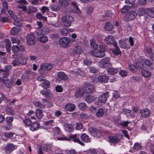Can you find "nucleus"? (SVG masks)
Returning <instances> with one entry per match:
<instances>
[{"mask_svg": "<svg viewBox=\"0 0 154 154\" xmlns=\"http://www.w3.org/2000/svg\"><path fill=\"white\" fill-rule=\"evenodd\" d=\"M143 62L145 64L149 67H151L152 65V62L148 59H146L144 60Z\"/></svg>", "mask_w": 154, "mask_h": 154, "instance_id": "39", "label": "nucleus"}, {"mask_svg": "<svg viewBox=\"0 0 154 154\" xmlns=\"http://www.w3.org/2000/svg\"><path fill=\"white\" fill-rule=\"evenodd\" d=\"M109 92H106L103 94L100 95L99 98V101L102 103H105L109 96Z\"/></svg>", "mask_w": 154, "mask_h": 154, "instance_id": "14", "label": "nucleus"}, {"mask_svg": "<svg viewBox=\"0 0 154 154\" xmlns=\"http://www.w3.org/2000/svg\"><path fill=\"white\" fill-rule=\"evenodd\" d=\"M128 73V72L125 70L122 69L119 72V75L122 77H126Z\"/></svg>", "mask_w": 154, "mask_h": 154, "instance_id": "50", "label": "nucleus"}, {"mask_svg": "<svg viewBox=\"0 0 154 154\" xmlns=\"http://www.w3.org/2000/svg\"><path fill=\"white\" fill-rule=\"evenodd\" d=\"M75 39L73 40L70 39L68 37H64L61 38L60 40V45L65 48H67L68 47L69 45V44L70 42H72L75 41Z\"/></svg>", "mask_w": 154, "mask_h": 154, "instance_id": "6", "label": "nucleus"}, {"mask_svg": "<svg viewBox=\"0 0 154 154\" xmlns=\"http://www.w3.org/2000/svg\"><path fill=\"white\" fill-rule=\"evenodd\" d=\"M80 138L82 141L85 143H88L90 141L89 136L85 133H82L80 135Z\"/></svg>", "mask_w": 154, "mask_h": 154, "instance_id": "22", "label": "nucleus"}, {"mask_svg": "<svg viewBox=\"0 0 154 154\" xmlns=\"http://www.w3.org/2000/svg\"><path fill=\"white\" fill-rule=\"evenodd\" d=\"M107 72L109 74L114 75L117 73L118 69L115 68H110L107 69Z\"/></svg>", "mask_w": 154, "mask_h": 154, "instance_id": "31", "label": "nucleus"}, {"mask_svg": "<svg viewBox=\"0 0 154 154\" xmlns=\"http://www.w3.org/2000/svg\"><path fill=\"white\" fill-rule=\"evenodd\" d=\"M138 14L140 16H143L145 13V10L142 8H139L138 11Z\"/></svg>", "mask_w": 154, "mask_h": 154, "instance_id": "64", "label": "nucleus"}, {"mask_svg": "<svg viewBox=\"0 0 154 154\" xmlns=\"http://www.w3.org/2000/svg\"><path fill=\"white\" fill-rule=\"evenodd\" d=\"M83 62L84 64L87 66H89L92 63V62L91 60L89 58H87L84 60Z\"/></svg>", "mask_w": 154, "mask_h": 154, "instance_id": "53", "label": "nucleus"}, {"mask_svg": "<svg viewBox=\"0 0 154 154\" xmlns=\"http://www.w3.org/2000/svg\"><path fill=\"white\" fill-rule=\"evenodd\" d=\"M142 146L139 143H135L133 146L134 149L135 150H140L142 149Z\"/></svg>", "mask_w": 154, "mask_h": 154, "instance_id": "52", "label": "nucleus"}, {"mask_svg": "<svg viewBox=\"0 0 154 154\" xmlns=\"http://www.w3.org/2000/svg\"><path fill=\"white\" fill-rule=\"evenodd\" d=\"M98 152V150L96 149H89L87 151H84V152L85 154H88L89 153H91L93 154H97Z\"/></svg>", "mask_w": 154, "mask_h": 154, "instance_id": "34", "label": "nucleus"}, {"mask_svg": "<svg viewBox=\"0 0 154 154\" xmlns=\"http://www.w3.org/2000/svg\"><path fill=\"white\" fill-rule=\"evenodd\" d=\"M6 113L9 115H13L14 114V112L12 108L10 107H7L6 109Z\"/></svg>", "mask_w": 154, "mask_h": 154, "instance_id": "37", "label": "nucleus"}, {"mask_svg": "<svg viewBox=\"0 0 154 154\" xmlns=\"http://www.w3.org/2000/svg\"><path fill=\"white\" fill-rule=\"evenodd\" d=\"M114 27V25L111 22H106L104 26L105 29L107 31H110Z\"/></svg>", "mask_w": 154, "mask_h": 154, "instance_id": "24", "label": "nucleus"}, {"mask_svg": "<svg viewBox=\"0 0 154 154\" xmlns=\"http://www.w3.org/2000/svg\"><path fill=\"white\" fill-rule=\"evenodd\" d=\"M60 128L57 127H55L52 130V134L54 137H56L58 140H65V137H62Z\"/></svg>", "mask_w": 154, "mask_h": 154, "instance_id": "2", "label": "nucleus"}, {"mask_svg": "<svg viewBox=\"0 0 154 154\" xmlns=\"http://www.w3.org/2000/svg\"><path fill=\"white\" fill-rule=\"evenodd\" d=\"M5 120L7 123H8L9 126H11V123L14 120V118L12 116L7 117Z\"/></svg>", "mask_w": 154, "mask_h": 154, "instance_id": "46", "label": "nucleus"}, {"mask_svg": "<svg viewBox=\"0 0 154 154\" xmlns=\"http://www.w3.org/2000/svg\"><path fill=\"white\" fill-rule=\"evenodd\" d=\"M3 134L4 136L6 138L12 137L13 136V133L11 132H4Z\"/></svg>", "mask_w": 154, "mask_h": 154, "instance_id": "54", "label": "nucleus"}, {"mask_svg": "<svg viewBox=\"0 0 154 154\" xmlns=\"http://www.w3.org/2000/svg\"><path fill=\"white\" fill-rule=\"evenodd\" d=\"M37 11V10L35 7H34L33 6H30L29 8L27 13L29 14L32 13L36 12Z\"/></svg>", "mask_w": 154, "mask_h": 154, "instance_id": "47", "label": "nucleus"}, {"mask_svg": "<svg viewBox=\"0 0 154 154\" xmlns=\"http://www.w3.org/2000/svg\"><path fill=\"white\" fill-rule=\"evenodd\" d=\"M1 79L2 80L1 81L3 83L6 88L10 89L12 87V84L9 79Z\"/></svg>", "mask_w": 154, "mask_h": 154, "instance_id": "26", "label": "nucleus"}, {"mask_svg": "<svg viewBox=\"0 0 154 154\" xmlns=\"http://www.w3.org/2000/svg\"><path fill=\"white\" fill-rule=\"evenodd\" d=\"M11 43L10 40L9 39H7L5 42V47L8 50L11 47Z\"/></svg>", "mask_w": 154, "mask_h": 154, "instance_id": "57", "label": "nucleus"}, {"mask_svg": "<svg viewBox=\"0 0 154 154\" xmlns=\"http://www.w3.org/2000/svg\"><path fill=\"white\" fill-rule=\"evenodd\" d=\"M122 135L120 134H116L114 135L108 136V139L110 142L115 143L119 142L122 139Z\"/></svg>", "mask_w": 154, "mask_h": 154, "instance_id": "5", "label": "nucleus"}, {"mask_svg": "<svg viewBox=\"0 0 154 154\" xmlns=\"http://www.w3.org/2000/svg\"><path fill=\"white\" fill-rule=\"evenodd\" d=\"M90 45L92 48L97 49L98 48V45L95 43V41L93 39L90 40Z\"/></svg>", "mask_w": 154, "mask_h": 154, "instance_id": "43", "label": "nucleus"}, {"mask_svg": "<svg viewBox=\"0 0 154 154\" xmlns=\"http://www.w3.org/2000/svg\"><path fill=\"white\" fill-rule=\"evenodd\" d=\"M50 83L49 81L46 80L44 81L42 85V87L46 89L49 87Z\"/></svg>", "mask_w": 154, "mask_h": 154, "instance_id": "51", "label": "nucleus"}, {"mask_svg": "<svg viewBox=\"0 0 154 154\" xmlns=\"http://www.w3.org/2000/svg\"><path fill=\"white\" fill-rule=\"evenodd\" d=\"M61 34L63 35L66 36L68 33V29L66 28H63L60 31Z\"/></svg>", "mask_w": 154, "mask_h": 154, "instance_id": "59", "label": "nucleus"}, {"mask_svg": "<svg viewBox=\"0 0 154 154\" xmlns=\"http://www.w3.org/2000/svg\"><path fill=\"white\" fill-rule=\"evenodd\" d=\"M109 77L106 75H99L98 78L97 80L99 82L106 83L108 82L109 80Z\"/></svg>", "mask_w": 154, "mask_h": 154, "instance_id": "17", "label": "nucleus"}, {"mask_svg": "<svg viewBox=\"0 0 154 154\" xmlns=\"http://www.w3.org/2000/svg\"><path fill=\"white\" fill-rule=\"evenodd\" d=\"M146 11L148 15L151 18H154V8L152 9L147 8Z\"/></svg>", "mask_w": 154, "mask_h": 154, "instance_id": "33", "label": "nucleus"}, {"mask_svg": "<svg viewBox=\"0 0 154 154\" xmlns=\"http://www.w3.org/2000/svg\"><path fill=\"white\" fill-rule=\"evenodd\" d=\"M110 65V58L109 57L103 58L99 62L100 66L103 69L108 68Z\"/></svg>", "mask_w": 154, "mask_h": 154, "instance_id": "4", "label": "nucleus"}, {"mask_svg": "<svg viewBox=\"0 0 154 154\" xmlns=\"http://www.w3.org/2000/svg\"><path fill=\"white\" fill-rule=\"evenodd\" d=\"M65 108L67 111L72 112L74 110L75 106L74 105L71 103L68 104L65 106Z\"/></svg>", "mask_w": 154, "mask_h": 154, "instance_id": "27", "label": "nucleus"}, {"mask_svg": "<svg viewBox=\"0 0 154 154\" xmlns=\"http://www.w3.org/2000/svg\"><path fill=\"white\" fill-rule=\"evenodd\" d=\"M44 148L47 152L50 151L52 149L51 146L50 144H45L44 146Z\"/></svg>", "mask_w": 154, "mask_h": 154, "instance_id": "62", "label": "nucleus"}, {"mask_svg": "<svg viewBox=\"0 0 154 154\" xmlns=\"http://www.w3.org/2000/svg\"><path fill=\"white\" fill-rule=\"evenodd\" d=\"M80 137V134H71L69 135V137L68 138L66 137H65V140H72L75 142H76L80 145L84 146V144L82 143L80 140L79 138Z\"/></svg>", "mask_w": 154, "mask_h": 154, "instance_id": "3", "label": "nucleus"}, {"mask_svg": "<svg viewBox=\"0 0 154 154\" xmlns=\"http://www.w3.org/2000/svg\"><path fill=\"white\" fill-rule=\"evenodd\" d=\"M68 2L66 0H64L60 2V5L62 7H66L68 6Z\"/></svg>", "mask_w": 154, "mask_h": 154, "instance_id": "60", "label": "nucleus"}, {"mask_svg": "<svg viewBox=\"0 0 154 154\" xmlns=\"http://www.w3.org/2000/svg\"><path fill=\"white\" fill-rule=\"evenodd\" d=\"M85 90L86 93L91 94L94 91V88L93 84L85 82Z\"/></svg>", "mask_w": 154, "mask_h": 154, "instance_id": "9", "label": "nucleus"}, {"mask_svg": "<svg viewBox=\"0 0 154 154\" xmlns=\"http://www.w3.org/2000/svg\"><path fill=\"white\" fill-rule=\"evenodd\" d=\"M40 126V125L37 122H34L32 123L29 129L32 131H35L39 129Z\"/></svg>", "mask_w": 154, "mask_h": 154, "instance_id": "19", "label": "nucleus"}, {"mask_svg": "<svg viewBox=\"0 0 154 154\" xmlns=\"http://www.w3.org/2000/svg\"><path fill=\"white\" fill-rule=\"evenodd\" d=\"M15 146L11 144H8L4 148L6 154H9L11 153L15 149Z\"/></svg>", "mask_w": 154, "mask_h": 154, "instance_id": "11", "label": "nucleus"}, {"mask_svg": "<svg viewBox=\"0 0 154 154\" xmlns=\"http://www.w3.org/2000/svg\"><path fill=\"white\" fill-rule=\"evenodd\" d=\"M38 39L40 42L43 43H47L48 41V38L46 36L40 37H38Z\"/></svg>", "mask_w": 154, "mask_h": 154, "instance_id": "36", "label": "nucleus"}, {"mask_svg": "<svg viewBox=\"0 0 154 154\" xmlns=\"http://www.w3.org/2000/svg\"><path fill=\"white\" fill-rule=\"evenodd\" d=\"M128 68L132 72H135L137 71V69L134 65L132 64L129 63L128 64Z\"/></svg>", "mask_w": 154, "mask_h": 154, "instance_id": "35", "label": "nucleus"}, {"mask_svg": "<svg viewBox=\"0 0 154 154\" xmlns=\"http://www.w3.org/2000/svg\"><path fill=\"white\" fill-rule=\"evenodd\" d=\"M40 93L42 95L45 96V97L48 99H51L53 97V95L50 91L48 89L45 90L43 89L40 91Z\"/></svg>", "mask_w": 154, "mask_h": 154, "instance_id": "15", "label": "nucleus"}, {"mask_svg": "<svg viewBox=\"0 0 154 154\" xmlns=\"http://www.w3.org/2000/svg\"><path fill=\"white\" fill-rule=\"evenodd\" d=\"M24 124L27 126H30L32 123L31 120L29 119H26L23 121Z\"/></svg>", "mask_w": 154, "mask_h": 154, "instance_id": "61", "label": "nucleus"}, {"mask_svg": "<svg viewBox=\"0 0 154 154\" xmlns=\"http://www.w3.org/2000/svg\"><path fill=\"white\" fill-rule=\"evenodd\" d=\"M91 54L94 56L101 58L105 56V52L98 49H94L91 51Z\"/></svg>", "mask_w": 154, "mask_h": 154, "instance_id": "8", "label": "nucleus"}, {"mask_svg": "<svg viewBox=\"0 0 154 154\" xmlns=\"http://www.w3.org/2000/svg\"><path fill=\"white\" fill-rule=\"evenodd\" d=\"M114 38L112 35L106 37L104 39L106 43L108 45H111L114 42Z\"/></svg>", "mask_w": 154, "mask_h": 154, "instance_id": "25", "label": "nucleus"}, {"mask_svg": "<svg viewBox=\"0 0 154 154\" xmlns=\"http://www.w3.org/2000/svg\"><path fill=\"white\" fill-rule=\"evenodd\" d=\"M27 43L29 45H33L35 43L34 34H31L27 35L26 37Z\"/></svg>", "mask_w": 154, "mask_h": 154, "instance_id": "13", "label": "nucleus"}, {"mask_svg": "<svg viewBox=\"0 0 154 154\" xmlns=\"http://www.w3.org/2000/svg\"><path fill=\"white\" fill-rule=\"evenodd\" d=\"M36 17L40 20H43L44 21H47V17L43 16L40 13H38L36 15Z\"/></svg>", "mask_w": 154, "mask_h": 154, "instance_id": "42", "label": "nucleus"}, {"mask_svg": "<svg viewBox=\"0 0 154 154\" xmlns=\"http://www.w3.org/2000/svg\"><path fill=\"white\" fill-rule=\"evenodd\" d=\"M137 15V13L134 11H131L125 15L124 17L125 21L128 22L134 19Z\"/></svg>", "mask_w": 154, "mask_h": 154, "instance_id": "7", "label": "nucleus"}, {"mask_svg": "<svg viewBox=\"0 0 154 154\" xmlns=\"http://www.w3.org/2000/svg\"><path fill=\"white\" fill-rule=\"evenodd\" d=\"M45 64L41 65L40 66V68L38 69V71L41 74H43L45 73V72L47 70L45 67Z\"/></svg>", "mask_w": 154, "mask_h": 154, "instance_id": "44", "label": "nucleus"}, {"mask_svg": "<svg viewBox=\"0 0 154 154\" xmlns=\"http://www.w3.org/2000/svg\"><path fill=\"white\" fill-rule=\"evenodd\" d=\"M141 75L145 78H149L152 75L151 73L149 71L145 69H142L140 71Z\"/></svg>", "mask_w": 154, "mask_h": 154, "instance_id": "20", "label": "nucleus"}, {"mask_svg": "<svg viewBox=\"0 0 154 154\" xmlns=\"http://www.w3.org/2000/svg\"><path fill=\"white\" fill-rule=\"evenodd\" d=\"M53 123V121L52 120L47 121L45 123V125L47 127V130L48 128L50 129L52 128Z\"/></svg>", "mask_w": 154, "mask_h": 154, "instance_id": "48", "label": "nucleus"}, {"mask_svg": "<svg viewBox=\"0 0 154 154\" xmlns=\"http://www.w3.org/2000/svg\"><path fill=\"white\" fill-rule=\"evenodd\" d=\"M49 29L46 27L43 28L41 30L38 32V34L40 35H45L48 34L50 32Z\"/></svg>", "mask_w": 154, "mask_h": 154, "instance_id": "29", "label": "nucleus"}, {"mask_svg": "<svg viewBox=\"0 0 154 154\" xmlns=\"http://www.w3.org/2000/svg\"><path fill=\"white\" fill-rule=\"evenodd\" d=\"M42 103L38 100H34L33 102V105L41 109H44L45 106V104L44 102L46 101V100L44 99H42Z\"/></svg>", "mask_w": 154, "mask_h": 154, "instance_id": "12", "label": "nucleus"}, {"mask_svg": "<svg viewBox=\"0 0 154 154\" xmlns=\"http://www.w3.org/2000/svg\"><path fill=\"white\" fill-rule=\"evenodd\" d=\"M89 131L91 134L94 137H99L101 135V131L95 128H90Z\"/></svg>", "mask_w": 154, "mask_h": 154, "instance_id": "10", "label": "nucleus"}, {"mask_svg": "<svg viewBox=\"0 0 154 154\" xmlns=\"http://www.w3.org/2000/svg\"><path fill=\"white\" fill-rule=\"evenodd\" d=\"M141 116L142 117L144 118H147L150 113V110L147 108H144L140 111Z\"/></svg>", "mask_w": 154, "mask_h": 154, "instance_id": "18", "label": "nucleus"}, {"mask_svg": "<svg viewBox=\"0 0 154 154\" xmlns=\"http://www.w3.org/2000/svg\"><path fill=\"white\" fill-rule=\"evenodd\" d=\"M119 46L121 48L128 49L129 48V45L125 42L121 40L119 41Z\"/></svg>", "mask_w": 154, "mask_h": 154, "instance_id": "28", "label": "nucleus"}, {"mask_svg": "<svg viewBox=\"0 0 154 154\" xmlns=\"http://www.w3.org/2000/svg\"><path fill=\"white\" fill-rule=\"evenodd\" d=\"M130 7L129 6H125L121 9V12L123 14H125L128 11Z\"/></svg>", "mask_w": 154, "mask_h": 154, "instance_id": "49", "label": "nucleus"}, {"mask_svg": "<svg viewBox=\"0 0 154 154\" xmlns=\"http://www.w3.org/2000/svg\"><path fill=\"white\" fill-rule=\"evenodd\" d=\"M146 51L149 57V56H150L153 53L152 49L149 47L146 48Z\"/></svg>", "mask_w": 154, "mask_h": 154, "instance_id": "55", "label": "nucleus"}, {"mask_svg": "<svg viewBox=\"0 0 154 154\" xmlns=\"http://www.w3.org/2000/svg\"><path fill=\"white\" fill-rule=\"evenodd\" d=\"M104 114V111L102 108L99 109L96 113V116L97 117H102Z\"/></svg>", "mask_w": 154, "mask_h": 154, "instance_id": "41", "label": "nucleus"}, {"mask_svg": "<svg viewBox=\"0 0 154 154\" xmlns=\"http://www.w3.org/2000/svg\"><path fill=\"white\" fill-rule=\"evenodd\" d=\"M17 59H18L20 64L25 65L27 63V59L26 57L22 56V54H19L17 56Z\"/></svg>", "mask_w": 154, "mask_h": 154, "instance_id": "16", "label": "nucleus"}, {"mask_svg": "<svg viewBox=\"0 0 154 154\" xmlns=\"http://www.w3.org/2000/svg\"><path fill=\"white\" fill-rule=\"evenodd\" d=\"M2 72L3 77V78H7L9 75L10 73V72L8 71H6V70H4L3 69H2Z\"/></svg>", "mask_w": 154, "mask_h": 154, "instance_id": "58", "label": "nucleus"}, {"mask_svg": "<svg viewBox=\"0 0 154 154\" xmlns=\"http://www.w3.org/2000/svg\"><path fill=\"white\" fill-rule=\"evenodd\" d=\"M74 51L75 54H81L83 52L82 49L79 46L77 47V48H75L74 49Z\"/></svg>", "mask_w": 154, "mask_h": 154, "instance_id": "56", "label": "nucleus"}, {"mask_svg": "<svg viewBox=\"0 0 154 154\" xmlns=\"http://www.w3.org/2000/svg\"><path fill=\"white\" fill-rule=\"evenodd\" d=\"M77 3L75 2H72L70 4L72 10L74 12L78 13L80 11V9L77 5Z\"/></svg>", "mask_w": 154, "mask_h": 154, "instance_id": "23", "label": "nucleus"}, {"mask_svg": "<svg viewBox=\"0 0 154 154\" xmlns=\"http://www.w3.org/2000/svg\"><path fill=\"white\" fill-rule=\"evenodd\" d=\"M66 130L69 132H72L73 128L72 125L70 124L67 125L66 127Z\"/></svg>", "mask_w": 154, "mask_h": 154, "instance_id": "63", "label": "nucleus"}, {"mask_svg": "<svg viewBox=\"0 0 154 154\" xmlns=\"http://www.w3.org/2000/svg\"><path fill=\"white\" fill-rule=\"evenodd\" d=\"M73 17L70 15L63 16L62 17L61 21L64 26L69 27L71 26L72 22L73 21Z\"/></svg>", "mask_w": 154, "mask_h": 154, "instance_id": "1", "label": "nucleus"}, {"mask_svg": "<svg viewBox=\"0 0 154 154\" xmlns=\"http://www.w3.org/2000/svg\"><path fill=\"white\" fill-rule=\"evenodd\" d=\"M7 12L11 17L14 20H15L17 18V16L11 10H8L7 11Z\"/></svg>", "mask_w": 154, "mask_h": 154, "instance_id": "45", "label": "nucleus"}, {"mask_svg": "<svg viewBox=\"0 0 154 154\" xmlns=\"http://www.w3.org/2000/svg\"><path fill=\"white\" fill-rule=\"evenodd\" d=\"M35 115L36 118L39 119H41L43 117L42 111L40 109H37L35 111Z\"/></svg>", "mask_w": 154, "mask_h": 154, "instance_id": "30", "label": "nucleus"}, {"mask_svg": "<svg viewBox=\"0 0 154 154\" xmlns=\"http://www.w3.org/2000/svg\"><path fill=\"white\" fill-rule=\"evenodd\" d=\"M79 107L80 109L85 110L87 108V106L85 103H80L79 104Z\"/></svg>", "mask_w": 154, "mask_h": 154, "instance_id": "40", "label": "nucleus"}, {"mask_svg": "<svg viewBox=\"0 0 154 154\" xmlns=\"http://www.w3.org/2000/svg\"><path fill=\"white\" fill-rule=\"evenodd\" d=\"M57 76L61 80H66L68 79L67 76L63 72H60L57 73Z\"/></svg>", "mask_w": 154, "mask_h": 154, "instance_id": "21", "label": "nucleus"}, {"mask_svg": "<svg viewBox=\"0 0 154 154\" xmlns=\"http://www.w3.org/2000/svg\"><path fill=\"white\" fill-rule=\"evenodd\" d=\"M95 99V98L94 96L88 95L86 97L85 100L88 103H91L94 101Z\"/></svg>", "mask_w": 154, "mask_h": 154, "instance_id": "32", "label": "nucleus"}, {"mask_svg": "<svg viewBox=\"0 0 154 154\" xmlns=\"http://www.w3.org/2000/svg\"><path fill=\"white\" fill-rule=\"evenodd\" d=\"M83 95V91L80 89H78L76 90L75 93V96L76 97H81Z\"/></svg>", "mask_w": 154, "mask_h": 154, "instance_id": "38", "label": "nucleus"}]
</instances>
